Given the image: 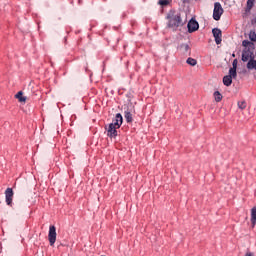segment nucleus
Segmentation results:
<instances>
[{
	"instance_id": "nucleus-1",
	"label": "nucleus",
	"mask_w": 256,
	"mask_h": 256,
	"mask_svg": "<svg viewBox=\"0 0 256 256\" xmlns=\"http://www.w3.org/2000/svg\"><path fill=\"white\" fill-rule=\"evenodd\" d=\"M168 20L167 27L173 31H177L179 27L185 25V20L181 17V13L175 10H170L166 16Z\"/></svg>"
},
{
	"instance_id": "nucleus-2",
	"label": "nucleus",
	"mask_w": 256,
	"mask_h": 256,
	"mask_svg": "<svg viewBox=\"0 0 256 256\" xmlns=\"http://www.w3.org/2000/svg\"><path fill=\"white\" fill-rule=\"evenodd\" d=\"M242 46L244 47L242 51V61L244 63H247V61H251L252 59H255V56H256L255 43L249 40H244L242 42Z\"/></svg>"
},
{
	"instance_id": "nucleus-3",
	"label": "nucleus",
	"mask_w": 256,
	"mask_h": 256,
	"mask_svg": "<svg viewBox=\"0 0 256 256\" xmlns=\"http://www.w3.org/2000/svg\"><path fill=\"white\" fill-rule=\"evenodd\" d=\"M223 13H225V10H223V6H221V3L219 2L214 3V10H213L214 21H219Z\"/></svg>"
},
{
	"instance_id": "nucleus-4",
	"label": "nucleus",
	"mask_w": 256,
	"mask_h": 256,
	"mask_svg": "<svg viewBox=\"0 0 256 256\" xmlns=\"http://www.w3.org/2000/svg\"><path fill=\"white\" fill-rule=\"evenodd\" d=\"M48 241L51 247H53L55 245V241H57V228H55V226L49 227Z\"/></svg>"
},
{
	"instance_id": "nucleus-5",
	"label": "nucleus",
	"mask_w": 256,
	"mask_h": 256,
	"mask_svg": "<svg viewBox=\"0 0 256 256\" xmlns=\"http://www.w3.org/2000/svg\"><path fill=\"white\" fill-rule=\"evenodd\" d=\"M213 36L215 38V43L216 45H221V41H223V33L221 32V29L219 28H214L212 30Z\"/></svg>"
},
{
	"instance_id": "nucleus-6",
	"label": "nucleus",
	"mask_w": 256,
	"mask_h": 256,
	"mask_svg": "<svg viewBox=\"0 0 256 256\" xmlns=\"http://www.w3.org/2000/svg\"><path fill=\"white\" fill-rule=\"evenodd\" d=\"M13 195H14L13 188H7L5 190L6 204L9 206L13 205Z\"/></svg>"
},
{
	"instance_id": "nucleus-7",
	"label": "nucleus",
	"mask_w": 256,
	"mask_h": 256,
	"mask_svg": "<svg viewBox=\"0 0 256 256\" xmlns=\"http://www.w3.org/2000/svg\"><path fill=\"white\" fill-rule=\"evenodd\" d=\"M188 33H195V31H197V29H199V23L194 20V19H191L189 22H188Z\"/></svg>"
},
{
	"instance_id": "nucleus-8",
	"label": "nucleus",
	"mask_w": 256,
	"mask_h": 256,
	"mask_svg": "<svg viewBox=\"0 0 256 256\" xmlns=\"http://www.w3.org/2000/svg\"><path fill=\"white\" fill-rule=\"evenodd\" d=\"M117 129L119 127H115L114 124H109L108 128H106L108 137H117Z\"/></svg>"
},
{
	"instance_id": "nucleus-9",
	"label": "nucleus",
	"mask_w": 256,
	"mask_h": 256,
	"mask_svg": "<svg viewBox=\"0 0 256 256\" xmlns=\"http://www.w3.org/2000/svg\"><path fill=\"white\" fill-rule=\"evenodd\" d=\"M110 124L120 129L121 125H123V116L121 113L116 114L115 119Z\"/></svg>"
},
{
	"instance_id": "nucleus-10",
	"label": "nucleus",
	"mask_w": 256,
	"mask_h": 256,
	"mask_svg": "<svg viewBox=\"0 0 256 256\" xmlns=\"http://www.w3.org/2000/svg\"><path fill=\"white\" fill-rule=\"evenodd\" d=\"M246 69H248V71H256V60H255V58H253L252 60L247 61Z\"/></svg>"
},
{
	"instance_id": "nucleus-11",
	"label": "nucleus",
	"mask_w": 256,
	"mask_h": 256,
	"mask_svg": "<svg viewBox=\"0 0 256 256\" xmlns=\"http://www.w3.org/2000/svg\"><path fill=\"white\" fill-rule=\"evenodd\" d=\"M124 117L127 123H133V114L129 108L124 111Z\"/></svg>"
},
{
	"instance_id": "nucleus-12",
	"label": "nucleus",
	"mask_w": 256,
	"mask_h": 256,
	"mask_svg": "<svg viewBox=\"0 0 256 256\" xmlns=\"http://www.w3.org/2000/svg\"><path fill=\"white\" fill-rule=\"evenodd\" d=\"M179 48L184 55H186V53H189V55H191V46H189V44H181Z\"/></svg>"
},
{
	"instance_id": "nucleus-13",
	"label": "nucleus",
	"mask_w": 256,
	"mask_h": 256,
	"mask_svg": "<svg viewBox=\"0 0 256 256\" xmlns=\"http://www.w3.org/2000/svg\"><path fill=\"white\" fill-rule=\"evenodd\" d=\"M223 83L226 87H231L233 83V78L231 76L226 75L223 77Z\"/></svg>"
},
{
	"instance_id": "nucleus-14",
	"label": "nucleus",
	"mask_w": 256,
	"mask_h": 256,
	"mask_svg": "<svg viewBox=\"0 0 256 256\" xmlns=\"http://www.w3.org/2000/svg\"><path fill=\"white\" fill-rule=\"evenodd\" d=\"M16 99H18L19 103H25L27 101V97L23 96V92L19 91L16 95H15Z\"/></svg>"
},
{
	"instance_id": "nucleus-15",
	"label": "nucleus",
	"mask_w": 256,
	"mask_h": 256,
	"mask_svg": "<svg viewBox=\"0 0 256 256\" xmlns=\"http://www.w3.org/2000/svg\"><path fill=\"white\" fill-rule=\"evenodd\" d=\"M255 6V0H247L246 3V13L251 12V9Z\"/></svg>"
},
{
	"instance_id": "nucleus-16",
	"label": "nucleus",
	"mask_w": 256,
	"mask_h": 256,
	"mask_svg": "<svg viewBox=\"0 0 256 256\" xmlns=\"http://www.w3.org/2000/svg\"><path fill=\"white\" fill-rule=\"evenodd\" d=\"M251 223H252V226L255 227V225H256V207H253L251 209Z\"/></svg>"
},
{
	"instance_id": "nucleus-17",
	"label": "nucleus",
	"mask_w": 256,
	"mask_h": 256,
	"mask_svg": "<svg viewBox=\"0 0 256 256\" xmlns=\"http://www.w3.org/2000/svg\"><path fill=\"white\" fill-rule=\"evenodd\" d=\"M228 77H231L232 79H236L237 78V70L234 68H230Z\"/></svg>"
},
{
	"instance_id": "nucleus-18",
	"label": "nucleus",
	"mask_w": 256,
	"mask_h": 256,
	"mask_svg": "<svg viewBox=\"0 0 256 256\" xmlns=\"http://www.w3.org/2000/svg\"><path fill=\"white\" fill-rule=\"evenodd\" d=\"M214 98L217 103H220V101L223 99V95H221L219 91H215Z\"/></svg>"
},
{
	"instance_id": "nucleus-19",
	"label": "nucleus",
	"mask_w": 256,
	"mask_h": 256,
	"mask_svg": "<svg viewBox=\"0 0 256 256\" xmlns=\"http://www.w3.org/2000/svg\"><path fill=\"white\" fill-rule=\"evenodd\" d=\"M186 63L188 65H191V67H195V65H197V60H195V58L190 57L186 60Z\"/></svg>"
},
{
	"instance_id": "nucleus-20",
	"label": "nucleus",
	"mask_w": 256,
	"mask_h": 256,
	"mask_svg": "<svg viewBox=\"0 0 256 256\" xmlns=\"http://www.w3.org/2000/svg\"><path fill=\"white\" fill-rule=\"evenodd\" d=\"M249 39L250 41H253L254 43L256 42V33H255V30H251L249 32Z\"/></svg>"
},
{
	"instance_id": "nucleus-21",
	"label": "nucleus",
	"mask_w": 256,
	"mask_h": 256,
	"mask_svg": "<svg viewBox=\"0 0 256 256\" xmlns=\"http://www.w3.org/2000/svg\"><path fill=\"white\" fill-rule=\"evenodd\" d=\"M238 107L241 110L246 109L247 108V102L245 100L239 101L238 102Z\"/></svg>"
},
{
	"instance_id": "nucleus-22",
	"label": "nucleus",
	"mask_w": 256,
	"mask_h": 256,
	"mask_svg": "<svg viewBox=\"0 0 256 256\" xmlns=\"http://www.w3.org/2000/svg\"><path fill=\"white\" fill-rule=\"evenodd\" d=\"M162 7L169 5V0H159L158 2Z\"/></svg>"
},
{
	"instance_id": "nucleus-23",
	"label": "nucleus",
	"mask_w": 256,
	"mask_h": 256,
	"mask_svg": "<svg viewBox=\"0 0 256 256\" xmlns=\"http://www.w3.org/2000/svg\"><path fill=\"white\" fill-rule=\"evenodd\" d=\"M237 59L233 60V63H232V69H236L237 70Z\"/></svg>"
},
{
	"instance_id": "nucleus-24",
	"label": "nucleus",
	"mask_w": 256,
	"mask_h": 256,
	"mask_svg": "<svg viewBox=\"0 0 256 256\" xmlns=\"http://www.w3.org/2000/svg\"><path fill=\"white\" fill-rule=\"evenodd\" d=\"M251 24L254 25V27H256V15L251 20Z\"/></svg>"
},
{
	"instance_id": "nucleus-25",
	"label": "nucleus",
	"mask_w": 256,
	"mask_h": 256,
	"mask_svg": "<svg viewBox=\"0 0 256 256\" xmlns=\"http://www.w3.org/2000/svg\"><path fill=\"white\" fill-rule=\"evenodd\" d=\"M245 256H253V253L247 252Z\"/></svg>"
},
{
	"instance_id": "nucleus-26",
	"label": "nucleus",
	"mask_w": 256,
	"mask_h": 256,
	"mask_svg": "<svg viewBox=\"0 0 256 256\" xmlns=\"http://www.w3.org/2000/svg\"><path fill=\"white\" fill-rule=\"evenodd\" d=\"M191 0H182L183 3H189Z\"/></svg>"
}]
</instances>
